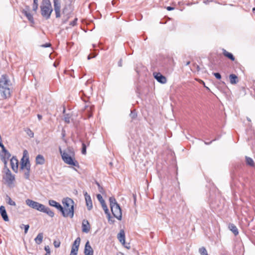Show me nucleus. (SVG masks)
<instances>
[{
    "mask_svg": "<svg viewBox=\"0 0 255 255\" xmlns=\"http://www.w3.org/2000/svg\"><path fill=\"white\" fill-rule=\"evenodd\" d=\"M2 149V152H3V154H1L0 157L1 158H4V159H9V158L11 156L10 153L8 152V150H7L4 146H3V147H1Z\"/></svg>",
    "mask_w": 255,
    "mask_h": 255,
    "instance_id": "nucleus-19",
    "label": "nucleus"
},
{
    "mask_svg": "<svg viewBox=\"0 0 255 255\" xmlns=\"http://www.w3.org/2000/svg\"><path fill=\"white\" fill-rule=\"evenodd\" d=\"M84 196L86 200V206L88 210H91L93 208L92 200L90 196L87 193H84Z\"/></svg>",
    "mask_w": 255,
    "mask_h": 255,
    "instance_id": "nucleus-13",
    "label": "nucleus"
},
{
    "mask_svg": "<svg viewBox=\"0 0 255 255\" xmlns=\"http://www.w3.org/2000/svg\"><path fill=\"white\" fill-rule=\"evenodd\" d=\"M45 255H50V254L46 253Z\"/></svg>",
    "mask_w": 255,
    "mask_h": 255,
    "instance_id": "nucleus-61",
    "label": "nucleus"
},
{
    "mask_svg": "<svg viewBox=\"0 0 255 255\" xmlns=\"http://www.w3.org/2000/svg\"><path fill=\"white\" fill-rule=\"evenodd\" d=\"M40 212L46 213L48 216L53 217L54 216V212L51 211L48 207L45 206L43 205V207L41 209Z\"/></svg>",
    "mask_w": 255,
    "mask_h": 255,
    "instance_id": "nucleus-18",
    "label": "nucleus"
},
{
    "mask_svg": "<svg viewBox=\"0 0 255 255\" xmlns=\"http://www.w3.org/2000/svg\"><path fill=\"white\" fill-rule=\"evenodd\" d=\"M130 116L131 119H133L136 117V114L135 112H134L133 111H131Z\"/></svg>",
    "mask_w": 255,
    "mask_h": 255,
    "instance_id": "nucleus-43",
    "label": "nucleus"
},
{
    "mask_svg": "<svg viewBox=\"0 0 255 255\" xmlns=\"http://www.w3.org/2000/svg\"><path fill=\"white\" fill-rule=\"evenodd\" d=\"M54 66L55 67L56 66L55 63L54 64Z\"/></svg>",
    "mask_w": 255,
    "mask_h": 255,
    "instance_id": "nucleus-64",
    "label": "nucleus"
},
{
    "mask_svg": "<svg viewBox=\"0 0 255 255\" xmlns=\"http://www.w3.org/2000/svg\"><path fill=\"white\" fill-rule=\"evenodd\" d=\"M55 207L62 213V215L63 217H67V213H66L65 211H64L63 207L59 203H57Z\"/></svg>",
    "mask_w": 255,
    "mask_h": 255,
    "instance_id": "nucleus-28",
    "label": "nucleus"
},
{
    "mask_svg": "<svg viewBox=\"0 0 255 255\" xmlns=\"http://www.w3.org/2000/svg\"><path fill=\"white\" fill-rule=\"evenodd\" d=\"M55 207L62 213V215L63 217H67V213H66L65 211H64L63 207L59 203H57Z\"/></svg>",
    "mask_w": 255,
    "mask_h": 255,
    "instance_id": "nucleus-27",
    "label": "nucleus"
},
{
    "mask_svg": "<svg viewBox=\"0 0 255 255\" xmlns=\"http://www.w3.org/2000/svg\"><path fill=\"white\" fill-rule=\"evenodd\" d=\"M245 158H246V164L248 165H249L251 167H255V163L252 158L246 156L245 157Z\"/></svg>",
    "mask_w": 255,
    "mask_h": 255,
    "instance_id": "nucleus-26",
    "label": "nucleus"
},
{
    "mask_svg": "<svg viewBox=\"0 0 255 255\" xmlns=\"http://www.w3.org/2000/svg\"><path fill=\"white\" fill-rule=\"evenodd\" d=\"M44 250L46 252V253L50 254V249L48 246H45Z\"/></svg>",
    "mask_w": 255,
    "mask_h": 255,
    "instance_id": "nucleus-44",
    "label": "nucleus"
},
{
    "mask_svg": "<svg viewBox=\"0 0 255 255\" xmlns=\"http://www.w3.org/2000/svg\"><path fill=\"white\" fill-rule=\"evenodd\" d=\"M22 226H23L24 228V233L25 234H26L27 233V231L29 229V226L28 225H23V224H22Z\"/></svg>",
    "mask_w": 255,
    "mask_h": 255,
    "instance_id": "nucleus-40",
    "label": "nucleus"
},
{
    "mask_svg": "<svg viewBox=\"0 0 255 255\" xmlns=\"http://www.w3.org/2000/svg\"><path fill=\"white\" fill-rule=\"evenodd\" d=\"M190 61L187 62L186 63V65H189L190 64Z\"/></svg>",
    "mask_w": 255,
    "mask_h": 255,
    "instance_id": "nucleus-58",
    "label": "nucleus"
},
{
    "mask_svg": "<svg viewBox=\"0 0 255 255\" xmlns=\"http://www.w3.org/2000/svg\"><path fill=\"white\" fill-rule=\"evenodd\" d=\"M23 227V226H22V225H21L20 226V228H22Z\"/></svg>",
    "mask_w": 255,
    "mask_h": 255,
    "instance_id": "nucleus-62",
    "label": "nucleus"
},
{
    "mask_svg": "<svg viewBox=\"0 0 255 255\" xmlns=\"http://www.w3.org/2000/svg\"><path fill=\"white\" fill-rule=\"evenodd\" d=\"M88 59H91V57H90V55H89V56H88Z\"/></svg>",
    "mask_w": 255,
    "mask_h": 255,
    "instance_id": "nucleus-60",
    "label": "nucleus"
},
{
    "mask_svg": "<svg viewBox=\"0 0 255 255\" xmlns=\"http://www.w3.org/2000/svg\"><path fill=\"white\" fill-rule=\"evenodd\" d=\"M28 7L22 10V13L27 17L28 20L32 22H34V19L32 15L28 11Z\"/></svg>",
    "mask_w": 255,
    "mask_h": 255,
    "instance_id": "nucleus-17",
    "label": "nucleus"
},
{
    "mask_svg": "<svg viewBox=\"0 0 255 255\" xmlns=\"http://www.w3.org/2000/svg\"><path fill=\"white\" fill-rule=\"evenodd\" d=\"M118 238L120 242L123 244L125 243V235L124 230H121L118 235Z\"/></svg>",
    "mask_w": 255,
    "mask_h": 255,
    "instance_id": "nucleus-21",
    "label": "nucleus"
},
{
    "mask_svg": "<svg viewBox=\"0 0 255 255\" xmlns=\"http://www.w3.org/2000/svg\"><path fill=\"white\" fill-rule=\"evenodd\" d=\"M26 133L30 137H33V136H34V133L32 132V131L29 129V128H27V129L26 130Z\"/></svg>",
    "mask_w": 255,
    "mask_h": 255,
    "instance_id": "nucleus-35",
    "label": "nucleus"
},
{
    "mask_svg": "<svg viewBox=\"0 0 255 255\" xmlns=\"http://www.w3.org/2000/svg\"><path fill=\"white\" fill-rule=\"evenodd\" d=\"M100 203H101L102 206L106 204L105 202V201H104V200H103L102 201H101Z\"/></svg>",
    "mask_w": 255,
    "mask_h": 255,
    "instance_id": "nucleus-56",
    "label": "nucleus"
},
{
    "mask_svg": "<svg viewBox=\"0 0 255 255\" xmlns=\"http://www.w3.org/2000/svg\"><path fill=\"white\" fill-rule=\"evenodd\" d=\"M229 229L233 233L235 236H237L239 234L238 230L237 227L233 224L229 225Z\"/></svg>",
    "mask_w": 255,
    "mask_h": 255,
    "instance_id": "nucleus-22",
    "label": "nucleus"
},
{
    "mask_svg": "<svg viewBox=\"0 0 255 255\" xmlns=\"http://www.w3.org/2000/svg\"><path fill=\"white\" fill-rule=\"evenodd\" d=\"M102 208H103L104 210H105L106 209H108V207H107L106 204L105 205L102 206Z\"/></svg>",
    "mask_w": 255,
    "mask_h": 255,
    "instance_id": "nucleus-54",
    "label": "nucleus"
},
{
    "mask_svg": "<svg viewBox=\"0 0 255 255\" xmlns=\"http://www.w3.org/2000/svg\"><path fill=\"white\" fill-rule=\"evenodd\" d=\"M62 203L63 205L64 211H65L66 213H67V217L73 218L74 213V202L73 200L70 198L67 197L63 199Z\"/></svg>",
    "mask_w": 255,
    "mask_h": 255,
    "instance_id": "nucleus-5",
    "label": "nucleus"
},
{
    "mask_svg": "<svg viewBox=\"0 0 255 255\" xmlns=\"http://www.w3.org/2000/svg\"><path fill=\"white\" fill-rule=\"evenodd\" d=\"M65 121L67 123H69L70 122V118L69 117H65Z\"/></svg>",
    "mask_w": 255,
    "mask_h": 255,
    "instance_id": "nucleus-49",
    "label": "nucleus"
},
{
    "mask_svg": "<svg viewBox=\"0 0 255 255\" xmlns=\"http://www.w3.org/2000/svg\"><path fill=\"white\" fill-rule=\"evenodd\" d=\"M58 202L56 201L53 200H49V204L51 206L55 207V206L57 204Z\"/></svg>",
    "mask_w": 255,
    "mask_h": 255,
    "instance_id": "nucleus-36",
    "label": "nucleus"
},
{
    "mask_svg": "<svg viewBox=\"0 0 255 255\" xmlns=\"http://www.w3.org/2000/svg\"><path fill=\"white\" fill-rule=\"evenodd\" d=\"M90 230V226L87 220H84L82 222V230L84 233H88Z\"/></svg>",
    "mask_w": 255,
    "mask_h": 255,
    "instance_id": "nucleus-15",
    "label": "nucleus"
},
{
    "mask_svg": "<svg viewBox=\"0 0 255 255\" xmlns=\"http://www.w3.org/2000/svg\"><path fill=\"white\" fill-rule=\"evenodd\" d=\"M80 241V238L79 237H78L74 242L72 247V249H75V250L78 251Z\"/></svg>",
    "mask_w": 255,
    "mask_h": 255,
    "instance_id": "nucleus-24",
    "label": "nucleus"
},
{
    "mask_svg": "<svg viewBox=\"0 0 255 255\" xmlns=\"http://www.w3.org/2000/svg\"><path fill=\"white\" fill-rule=\"evenodd\" d=\"M11 84L6 75H2L0 79V94L3 99L9 98L11 96Z\"/></svg>",
    "mask_w": 255,
    "mask_h": 255,
    "instance_id": "nucleus-1",
    "label": "nucleus"
},
{
    "mask_svg": "<svg viewBox=\"0 0 255 255\" xmlns=\"http://www.w3.org/2000/svg\"><path fill=\"white\" fill-rule=\"evenodd\" d=\"M10 165L13 171L17 173L18 171V161L16 157L13 156L10 159Z\"/></svg>",
    "mask_w": 255,
    "mask_h": 255,
    "instance_id": "nucleus-11",
    "label": "nucleus"
},
{
    "mask_svg": "<svg viewBox=\"0 0 255 255\" xmlns=\"http://www.w3.org/2000/svg\"><path fill=\"white\" fill-rule=\"evenodd\" d=\"M85 255H93L94 251L90 245L89 242L88 241L85 245L84 249Z\"/></svg>",
    "mask_w": 255,
    "mask_h": 255,
    "instance_id": "nucleus-14",
    "label": "nucleus"
},
{
    "mask_svg": "<svg viewBox=\"0 0 255 255\" xmlns=\"http://www.w3.org/2000/svg\"><path fill=\"white\" fill-rule=\"evenodd\" d=\"M41 46L44 48L49 47L51 46V44L49 43H47L45 44L42 45Z\"/></svg>",
    "mask_w": 255,
    "mask_h": 255,
    "instance_id": "nucleus-46",
    "label": "nucleus"
},
{
    "mask_svg": "<svg viewBox=\"0 0 255 255\" xmlns=\"http://www.w3.org/2000/svg\"><path fill=\"white\" fill-rule=\"evenodd\" d=\"M77 18H75L74 20H73L72 21H71L70 23V25H71L72 26H74L75 25H76L77 24Z\"/></svg>",
    "mask_w": 255,
    "mask_h": 255,
    "instance_id": "nucleus-39",
    "label": "nucleus"
},
{
    "mask_svg": "<svg viewBox=\"0 0 255 255\" xmlns=\"http://www.w3.org/2000/svg\"><path fill=\"white\" fill-rule=\"evenodd\" d=\"M38 0H33V3L32 5L33 10L34 11H36L38 9Z\"/></svg>",
    "mask_w": 255,
    "mask_h": 255,
    "instance_id": "nucleus-33",
    "label": "nucleus"
},
{
    "mask_svg": "<svg viewBox=\"0 0 255 255\" xmlns=\"http://www.w3.org/2000/svg\"><path fill=\"white\" fill-rule=\"evenodd\" d=\"M78 251L75 249H72L70 255H77Z\"/></svg>",
    "mask_w": 255,
    "mask_h": 255,
    "instance_id": "nucleus-41",
    "label": "nucleus"
},
{
    "mask_svg": "<svg viewBox=\"0 0 255 255\" xmlns=\"http://www.w3.org/2000/svg\"><path fill=\"white\" fill-rule=\"evenodd\" d=\"M253 11H255V7H254V8H253Z\"/></svg>",
    "mask_w": 255,
    "mask_h": 255,
    "instance_id": "nucleus-63",
    "label": "nucleus"
},
{
    "mask_svg": "<svg viewBox=\"0 0 255 255\" xmlns=\"http://www.w3.org/2000/svg\"><path fill=\"white\" fill-rule=\"evenodd\" d=\"M27 154V151L26 150L23 151V155L21 160L20 169H24L27 168H30V164L29 161L28 157L24 159L25 157Z\"/></svg>",
    "mask_w": 255,
    "mask_h": 255,
    "instance_id": "nucleus-8",
    "label": "nucleus"
},
{
    "mask_svg": "<svg viewBox=\"0 0 255 255\" xmlns=\"http://www.w3.org/2000/svg\"><path fill=\"white\" fill-rule=\"evenodd\" d=\"M93 108V106L91 105L90 103L86 104L83 110V115L86 116L87 118L91 117L92 116Z\"/></svg>",
    "mask_w": 255,
    "mask_h": 255,
    "instance_id": "nucleus-9",
    "label": "nucleus"
},
{
    "mask_svg": "<svg viewBox=\"0 0 255 255\" xmlns=\"http://www.w3.org/2000/svg\"><path fill=\"white\" fill-rule=\"evenodd\" d=\"M104 212H105V214L107 215V216H108V215H111V214H110V212H109V211L108 208V209H106L105 210H104Z\"/></svg>",
    "mask_w": 255,
    "mask_h": 255,
    "instance_id": "nucleus-48",
    "label": "nucleus"
},
{
    "mask_svg": "<svg viewBox=\"0 0 255 255\" xmlns=\"http://www.w3.org/2000/svg\"><path fill=\"white\" fill-rule=\"evenodd\" d=\"M82 147L81 152L83 154L85 155L86 154L87 145H86V144L84 142H82Z\"/></svg>",
    "mask_w": 255,
    "mask_h": 255,
    "instance_id": "nucleus-34",
    "label": "nucleus"
},
{
    "mask_svg": "<svg viewBox=\"0 0 255 255\" xmlns=\"http://www.w3.org/2000/svg\"><path fill=\"white\" fill-rule=\"evenodd\" d=\"M97 198L100 202L101 201H102L103 200H104L103 197L102 196V195L101 194H98L97 195Z\"/></svg>",
    "mask_w": 255,
    "mask_h": 255,
    "instance_id": "nucleus-45",
    "label": "nucleus"
},
{
    "mask_svg": "<svg viewBox=\"0 0 255 255\" xmlns=\"http://www.w3.org/2000/svg\"><path fill=\"white\" fill-rule=\"evenodd\" d=\"M118 66L119 67H122V59H121L119 62H118Z\"/></svg>",
    "mask_w": 255,
    "mask_h": 255,
    "instance_id": "nucleus-52",
    "label": "nucleus"
},
{
    "mask_svg": "<svg viewBox=\"0 0 255 255\" xmlns=\"http://www.w3.org/2000/svg\"><path fill=\"white\" fill-rule=\"evenodd\" d=\"M108 222L110 224H113L115 222V220L113 219L111 215H108L107 216Z\"/></svg>",
    "mask_w": 255,
    "mask_h": 255,
    "instance_id": "nucleus-37",
    "label": "nucleus"
},
{
    "mask_svg": "<svg viewBox=\"0 0 255 255\" xmlns=\"http://www.w3.org/2000/svg\"><path fill=\"white\" fill-rule=\"evenodd\" d=\"M199 252L201 255H208L206 248L204 247L199 248Z\"/></svg>",
    "mask_w": 255,
    "mask_h": 255,
    "instance_id": "nucleus-31",
    "label": "nucleus"
},
{
    "mask_svg": "<svg viewBox=\"0 0 255 255\" xmlns=\"http://www.w3.org/2000/svg\"><path fill=\"white\" fill-rule=\"evenodd\" d=\"M213 75L217 79H220L221 78V74L219 73H213Z\"/></svg>",
    "mask_w": 255,
    "mask_h": 255,
    "instance_id": "nucleus-42",
    "label": "nucleus"
},
{
    "mask_svg": "<svg viewBox=\"0 0 255 255\" xmlns=\"http://www.w3.org/2000/svg\"><path fill=\"white\" fill-rule=\"evenodd\" d=\"M201 83L203 84L204 87H205L207 89L209 90V88L205 86V83L204 82V81H203L202 80H201Z\"/></svg>",
    "mask_w": 255,
    "mask_h": 255,
    "instance_id": "nucleus-53",
    "label": "nucleus"
},
{
    "mask_svg": "<svg viewBox=\"0 0 255 255\" xmlns=\"http://www.w3.org/2000/svg\"><path fill=\"white\" fill-rule=\"evenodd\" d=\"M1 160L3 161V162L4 163V167H5V166H6V164H7V161L8 159H4V158H1Z\"/></svg>",
    "mask_w": 255,
    "mask_h": 255,
    "instance_id": "nucleus-47",
    "label": "nucleus"
},
{
    "mask_svg": "<svg viewBox=\"0 0 255 255\" xmlns=\"http://www.w3.org/2000/svg\"><path fill=\"white\" fill-rule=\"evenodd\" d=\"M54 9L55 12L56 17L59 18L61 16V3L59 0H53Z\"/></svg>",
    "mask_w": 255,
    "mask_h": 255,
    "instance_id": "nucleus-10",
    "label": "nucleus"
},
{
    "mask_svg": "<svg viewBox=\"0 0 255 255\" xmlns=\"http://www.w3.org/2000/svg\"><path fill=\"white\" fill-rule=\"evenodd\" d=\"M229 79L232 84H237L239 81L238 77L234 74H232L229 76Z\"/></svg>",
    "mask_w": 255,
    "mask_h": 255,
    "instance_id": "nucleus-23",
    "label": "nucleus"
},
{
    "mask_svg": "<svg viewBox=\"0 0 255 255\" xmlns=\"http://www.w3.org/2000/svg\"><path fill=\"white\" fill-rule=\"evenodd\" d=\"M5 200L6 203L9 204V205L15 206L16 203L14 201H13L11 198L8 196L6 195L5 197Z\"/></svg>",
    "mask_w": 255,
    "mask_h": 255,
    "instance_id": "nucleus-30",
    "label": "nucleus"
},
{
    "mask_svg": "<svg viewBox=\"0 0 255 255\" xmlns=\"http://www.w3.org/2000/svg\"><path fill=\"white\" fill-rule=\"evenodd\" d=\"M110 208L113 216L119 220H121L122 218V210L117 203L116 199L114 197H111L109 198Z\"/></svg>",
    "mask_w": 255,
    "mask_h": 255,
    "instance_id": "nucleus-4",
    "label": "nucleus"
},
{
    "mask_svg": "<svg viewBox=\"0 0 255 255\" xmlns=\"http://www.w3.org/2000/svg\"><path fill=\"white\" fill-rule=\"evenodd\" d=\"M0 213L4 221H8L9 220L6 210L3 206H1L0 207Z\"/></svg>",
    "mask_w": 255,
    "mask_h": 255,
    "instance_id": "nucleus-16",
    "label": "nucleus"
},
{
    "mask_svg": "<svg viewBox=\"0 0 255 255\" xmlns=\"http://www.w3.org/2000/svg\"><path fill=\"white\" fill-rule=\"evenodd\" d=\"M41 14L47 20L50 18L53 8L50 0H42L40 6Z\"/></svg>",
    "mask_w": 255,
    "mask_h": 255,
    "instance_id": "nucleus-3",
    "label": "nucleus"
},
{
    "mask_svg": "<svg viewBox=\"0 0 255 255\" xmlns=\"http://www.w3.org/2000/svg\"><path fill=\"white\" fill-rule=\"evenodd\" d=\"M223 53L225 56L228 57L229 59H230L232 61L235 60V57L232 53L228 52L227 51H226L225 49H223Z\"/></svg>",
    "mask_w": 255,
    "mask_h": 255,
    "instance_id": "nucleus-29",
    "label": "nucleus"
},
{
    "mask_svg": "<svg viewBox=\"0 0 255 255\" xmlns=\"http://www.w3.org/2000/svg\"><path fill=\"white\" fill-rule=\"evenodd\" d=\"M43 234L42 233H39L37 237L34 239V241L37 245H40L43 241Z\"/></svg>",
    "mask_w": 255,
    "mask_h": 255,
    "instance_id": "nucleus-25",
    "label": "nucleus"
},
{
    "mask_svg": "<svg viewBox=\"0 0 255 255\" xmlns=\"http://www.w3.org/2000/svg\"><path fill=\"white\" fill-rule=\"evenodd\" d=\"M3 171L4 174L3 175V179L9 187H11L15 180V176L6 166L4 167Z\"/></svg>",
    "mask_w": 255,
    "mask_h": 255,
    "instance_id": "nucleus-6",
    "label": "nucleus"
},
{
    "mask_svg": "<svg viewBox=\"0 0 255 255\" xmlns=\"http://www.w3.org/2000/svg\"><path fill=\"white\" fill-rule=\"evenodd\" d=\"M174 9V7H171V6H167L166 7V9L168 11H170L172 10H173Z\"/></svg>",
    "mask_w": 255,
    "mask_h": 255,
    "instance_id": "nucleus-50",
    "label": "nucleus"
},
{
    "mask_svg": "<svg viewBox=\"0 0 255 255\" xmlns=\"http://www.w3.org/2000/svg\"><path fill=\"white\" fill-rule=\"evenodd\" d=\"M216 140V139H214L212 140V141H210V142H208L205 141V142H204V143H205V144L209 145V144H210V143H212V142L213 141H214V140Z\"/></svg>",
    "mask_w": 255,
    "mask_h": 255,
    "instance_id": "nucleus-51",
    "label": "nucleus"
},
{
    "mask_svg": "<svg viewBox=\"0 0 255 255\" xmlns=\"http://www.w3.org/2000/svg\"><path fill=\"white\" fill-rule=\"evenodd\" d=\"M35 161L37 164H43L45 162V159L44 156L41 154H38L36 157Z\"/></svg>",
    "mask_w": 255,
    "mask_h": 255,
    "instance_id": "nucleus-20",
    "label": "nucleus"
},
{
    "mask_svg": "<svg viewBox=\"0 0 255 255\" xmlns=\"http://www.w3.org/2000/svg\"><path fill=\"white\" fill-rule=\"evenodd\" d=\"M54 247L56 248H59L60 246V242L59 241H54L53 242Z\"/></svg>",
    "mask_w": 255,
    "mask_h": 255,
    "instance_id": "nucleus-38",
    "label": "nucleus"
},
{
    "mask_svg": "<svg viewBox=\"0 0 255 255\" xmlns=\"http://www.w3.org/2000/svg\"><path fill=\"white\" fill-rule=\"evenodd\" d=\"M37 118H38V120L40 121V120H41L42 119V117L41 115H40L39 114H38L37 115Z\"/></svg>",
    "mask_w": 255,
    "mask_h": 255,
    "instance_id": "nucleus-55",
    "label": "nucleus"
},
{
    "mask_svg": "<svg viewBox=\"0 0 255 255\" xmlns=\"http://www.w3.org/2000/svg\"><path fill=\"white\" fill-rule=\"evenodd\" d=\"M25 203L29 207H31L32 209L37 210L39 211H40L42 207H43V205L41 204L38 202L33 201L31 199H27L25 200Z\"/></svg>",
    "mask_w": 255,
    "mask_h": 255,
    "instance_id": "nucleus-7",
    "label": "nucleus"
},
{
    "mask_svg": "<svg viewBox=\"0 0 255 255\" xmlns=\"http://www.w3.org/2000/svg\"><path fill=\"white\" fill-rule=\"evenodd\" d=\"M68 18H69V17H67L65 20H63V23H66L68 21Z\"/></svg>",
    "mask_w": 255,
    "mask_h": 255,
    "instance_id": "nucleus-57",
    "label": "nucleus"
},
{
    "mask_svg": "<svg viewBox=\"0 0 255 255\" xmlns=\"http://www.w3.org/2000/svg\"><path fill=\"white\" fill-rule=\"evenodd\" d=\"M247 120H248V121H249V122H251V120H250V118H247Z\"/></svg>",
    "mask_w": 255,
    "mask_h": 255,
    "instance_id": "nucleus-59",
    "label": "nucleus"
},
{
    "mask_svg": "<svg viewBox=\"0 0 255 255\" xmlns=\"http://www.w3.org/2000/svg\"><path fill=\"white\" fill-rule=\"evenodd\" d=\"M23 170H24V172L25 178L26 179H28L29 178V176H30V168L24 169H23Z\"/></svg>",
    "mask_w": 255,
    "mask_h": 255,
    "instance_id": "nucleus-32",
    "label": "nucleus"
},
{
    "mask_svg": "<svg viewBox=\"0 0 255 255\" xmlns=\"http://www.w3.org/2000/svg\"><path fill=\"white\" fill-rule=\"evenodd\" d=\"M153 75L154 78L159 83L165 84L166 83L167 80L165 77L161 75L160 73L154 72Z\"/></svg>",
    "mask_w": 255,
    "mask_h": 255,
    "instance_id": "nucleus-12",
    "label": "nucleus"
},
{
    "mask_svg": "<svg viewBox=\"0 0 255 255\" xmlns=\"http://www.w3.org/2000/svg\"><path fill=\"white\" fill-rule=\"evenodd\" d=\"M60 152L64 162L67 164L79 167V164L77 161L74 159V152L72 149L68 148L67 150L62 152L60 149Z\"/></svg>",
    "mask_w": 255,
    "mask_h": 255,
    "instance_id": "nucleus-2",
    "label": "nucleus"
}]
</instances>
